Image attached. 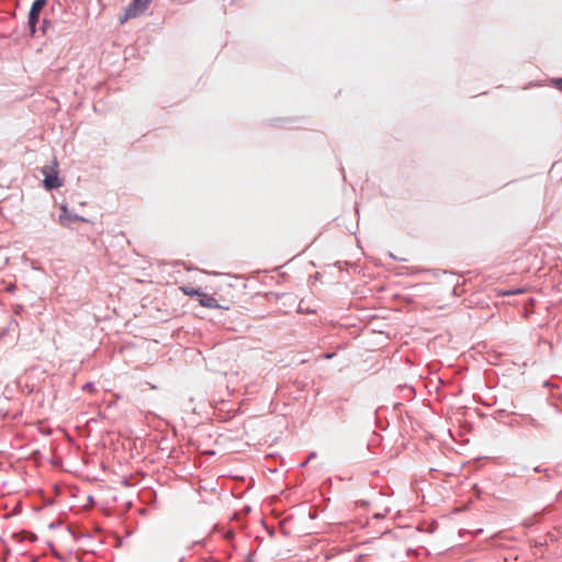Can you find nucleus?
Returning a JSON list of instances; mask_svg holds the SVG:
<instances>
[{"instance_id": "nucleus-10", "label": "nucleus", "mask_w": 562, "mask_h": 562, "mask_svg": "<svg viewBox=\"0 0 562 562\" xmlns=\"http://www.w3.org/2000/svg\"><path fill=\"white\" fill-rule=\"evenodd\" d=\"M317 457V453L315 451H311L307 456L306 462H310L311 460L315 459Z\"/></svg>"}, {"instance_id": "nucleus-12", "label": "nucleus", "mask_w": 562, "mask_h": 562, "mask_svg": "<svg viewBox=\"0 0 562 562\" xmlns=\"http://www.w3.org/2000/svg\"><path fill=\"white\" fill-rule=\"evenodd\" d=\"M335 356L333 352L324 353L322 357L326 360L331 359Z\"/></svg>"}, {"instance_id": "nucleus-19", "label": "nucleus", "mask_w": 562, "mask_h": 562, "mask_svg": "<svg viewBox=\"0 0 562 562\" xmlns=\"http://www.w3.org/2000/svg\"><path fill=\"white\" fill-rule=\"evenodd\" d=\"M20 310H22V306H19V308L15 310V313H19Z\"/></svg>"}, {"instance_id": "nucleus-13", "label": "nucleus", "mask_w": 562, "mask_h": 562, "mask_svg": "<svg viewBox=\"0 0 562 562\" xmlns=\"http://www.w3.org/2000/svg\"><path fill=\"white\" fill-rule=\"evenodd\" d=\"M522 291L520 289H516V290H512L508 292V294H517V293H521Z\"/></svg>"}, {"instance_id": "nucleus-6", "label": "nucleus", "mask_w": 562, "mask_h": 562, "mask_svg": "<svg viewBox=\"0 0 562 562\" xmlns=\"http://www.w3.org/2000/svg\"><path fill=\"white\" fill-rule=\"evenodd\" d=\"M183 291L189 296H200L201 297V295L203 293L200 289H194V288H184Z\"/></svg>"}, {"instance_id": "nucleus-15", "label": "nucleus", "mask_w": 562, "mask_h": 562, "mask_svg": "<svg viewBox=\"0 0 562 562\" xmlns=\"http://www.w3.org/2000/svg\"><path fill=\"white\" fill-rule=\"evenodd\" d=\"M87 425H88V424H82L81 426H79V425H78V426H77V429H79V430H80L81 428H83V427H85V426H87Z\"/></svg>"}, {"instance_id": "nucleus-7", "label": "nucleus", "mask_w": 562, "mask_h": 562, "mask_svg": "<svg viewBox=\"0 0 562 562\" xmlns=\"http://www.w3.org/2000/svg\"><path fill=\"white\" fill-rule=\"evenodd\" d=\"M38 428V430L45 435L48 436L52 434V428L47 424H35Z\"/></svg>"}, {"instance_id": "nucleus-14", "label": "nucleus", "mask_w": 562, "mask_h": 562, "mask_svg": "<svg viewBox=\"0 0 562 562\" xmlns=\"http://www.w3.org/2000/svg\"><path fill=\"white\" fill-rule=\"evenodd\" d=\"M405 390H407L409 393H413L414 392V389L411 387V386H405Z\"/></svg>"}, {"instance_id": "nucleus-18", "label": "nucleus", "mask_w": 562, "mask_h": 562, "mask_svg": "<svg viewBox=\"0 0 562 562\" xmlns=\"http://www.w3.org/2000/svg\"><path fill=\"white\" fill-rule=\"evenodd\" d=\"M20 310H22V306H19V308L15 310V313H19Z\"/></svg>"}, {"instance_id": "nucleus-11", "label": "nucleus", "mask_w": 562, "mask_h": 562, "mask_svg": "<svg viewBox=\"0 0 562 562\" xmlns=\"http://www.w3.org/2000/svg\"><path fill=\"white\" fill-rule=\"evenodd\" d=\"M60 211H61V212H60V214H59V215H68V214H69V211H68V209H67V206H66V205H61V206H60Z\"/></svg>"}, {"instance_id": "nucleus-17", "label": "nucleus", "mask_w": 562, "mask_h": 562, "mask_svg": "<svg viewBox=\"0 0 562 562\" xmlns=\"http://www.w3.org/2000/svg\"><path fill=\"white\" fill-rule=\"evenodd\" d=\"M307 463H308V462H306V460H305V461H303V462L300 464V467H302V468H303V467H305Z\"/></svg>"}, {"instance_id": "nucleus-20", "label": "nucleus", "mask_w": 562, "mask_h": 562, "mask_svg": "<svg viewBox=\"0 0 562 562\" xmlns=\"http://www.w3.org/2000/svg\"><path fill=\"white\" fill-rule=\"evenodd\" d=\"M20 310H22V306H19V308L15 310V313H19Z\"/></svg>"}, {"instance_id": "nucleus-1", "label": "nucleus", "mask_w": 562, "mask_h": 562, "mask_svg": "<svg viewBox=\"0 0 562 562\" xmlns=\"http://www.w3.org/2000/svg\"><path fill=\"white\" fill-rule=\"evenodd\" d=\"M46 3L47 0H34L31 5L27 18V25L32 35H34L36 32V25L38 23L40 13L42 9L46 5Z\"/></svg>"}, {"instance_id": "nucleus-9", "label": "nucleus", "mask_w": 562, "mask_h": 562, "mask_svg": "<svg viewBox=\"0 0 562 562\" xmlns=\"http://www.w3.org/2000/svg\"><path fill=\"white\" fill-rule=\"evenodd\" d=\"M552 82L557 89L562 91V78L553 79Z\"/></svg>"}, {"instance_id": "nucleus-5", "label": "nucleus", "mask_w": 562, "mask_h": 562, "mask_svg": "<svg viewBox=\"0 0 562 562\" xmlns=\"http://www.w3.org/2000/svg\"><path fill=\"white\" fill-rule=\"evenodd\" d=\"M200 304L207 308H220L221 305L217 303V300L212 295L202 293L200 299Z\"/></svg>"}, {"instance_id": "nucleus-2", "label": "nucleus", "mask_w": 562, "mask_h": 562, "mask_svg": "<svg viewBox=\"0 0 562 562\" xmlns=\"http://www.w3.org/2000/svg\"><path fill=\"white\" fill-rule=\"evenodd\" d=\"M151 0H133L132 3L126 8L124 16L121 18V23H124L128 19L136 18L139 13H143L149 5Z\"/></svg>"}, {"instance_id": "nucleus-16", "label": "nucleus", "mask_w": 562, "mask_h": 562, "mask_svg": "<svg viewBox=\"0 0 562 562\" xmlns=\"http://www.w3.org/2000/svg\"><path fill=\"white\" fill-rule=\"evenodd\" d=\"M533 471H535V472H541L542 470H541L539 467H536V468L533 469Z\"/></svg>"}, {"instance_id": "nucleus-8", "label": "nucleus", "mask_w": 562, "mask_h": 562, "mask_svg": "<svg viewBox=\"0 0 562 562\" xmlns=\"http://www.w3.org/2000/svg\"><path fill=\"white\" fill-rule=\"evenodd\" d=\"M81 389H82V391H90V392H92V391H94L95 385L92 382H87L86 384L82 385Z\"/></svg>"}, {"instance_id": "nucleus-4", "label": "nucleus", "mask_w": 562, "mask_h": 562, "mask_svg": "<svg viewBox=\"0 0 562 562\" xmlns=\"http://www.w3.org/2000/svg\"><path fill=\"white\" fill-rule=\"evenodd\" d=\"M58 222L61 226L64 227H67V228H71V224L72 222H88L87 218H85L83 216H80L76 213H72V212H69L68 215H59L58 216Z\"/></svg>"}, {"instance_id": "nucleus-3", "label": "nucleus", "mask_w": 562, "mask_h": 562, "mask_svg": "<svg viewBox=\"0 0 562 562\" xmlns=\"http://www.w3.org/2000/svg\"><path fill=\"white\" fill-rule=\"evenodd\" d=\"M42 172L45 175L44 187L47 190L58 189L63 186V180L58 177L57 172L47 173L46 168H43Z\"/></svg>"}]
</instances>
